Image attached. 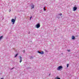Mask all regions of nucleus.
Wrapping results in <instances>:
<instances>
[{
	"instance_id": "nucleus-9",
	"label": "nucleus",
	"mask_w": 79,
	"mask_h": 79,
	"mask_svg": "<svg viewBox=\"0 0 79 79\" xmlns=\"http://www.w3.org/2000/svg\"><path fill=\"white\" fill-rule=\"evenodd\" d=\"M69 67V64H67V68H68V67Z\"/></svg>"
},
{
	"instance_id": "nucleus-6",
	"label": "nucleus",
	"mask_w": 79,
	"mask_h": 79,
	"mask_svg": "<svg viewBox=\"0 0 79 79\" xmlns=\"http://www.w3.org/2000/svg\"><path fill=\"white\" fill-rule=\"evenodd\" d=\"M72 39H73V40H74V39H75V37L74 36H72Z\"/></svg>"
},
{
	"instance_id": "nucleus-7",
	"label": "nucleus",
	"mask_w": 79,
	"mask_h": 79,
	"mask_svg": "<svg viewBox=\"0 0 79 79\" xmlns=\"http://www.w3.org/2000/svg\"><path fill=\"white\" fill-rule=\"evenodd\" d=\"M31 9H32V8H34V5H32L31 6Z\"/></svg>"
},
{
	"instance_id": "nucleus-19",
	"label": "nucleus",
	"mask_w": 79,
	"mask_h": 79,
	"mask_svg": "<svg viewBox=\"0 0 79 79\" xmlns=\"http://www.w3.org/2000/svg\"><path fill=\"white\" fill-rule=\"evenodd\" d=\"M13 68H12V69H13Z\"/></svg>"
},
{
	"instance_id": "nucleus-4",
	"label": "nucleus",
	"mask_w": 79,
	"mask_h": 79,
	"mask_svg": "<svg viewBox=\"0 0 79 79\" xmlns=\"http://www.w3.org/2000/svg\"><path fill=\"white\" fill-rule=\"evenodd\" d=\"M38 53H40V54H41V55H43L44 54L43 51H41V52H40L39 51H38Z\"/></svg>"
},
{
	"instance_id": "nucleus-15",
	"label": "nucleus",
	"mask_w": 79,
	"mask_h": 79,
	"mask_svg": "<svg viewBox=\"0 0 79 79\" xmlns=\"http://www.w3.org/2000/svg\"><path fill=\"white\" fill-rule=\"evenodd\" d=\"M21 61H22V60H20V63H21Z\"/></svg>"
},
{
	"instance_id": "nucleus-13",
	"label": "nucleus",
	"mask_w": 79,
	"mask_h": 79,
	"mask_svg": "<svg viewBox=\"0 0 79 79\" xmlns=\"http://www.w3.org/2000/svg\"><path fill=\"white\" fill-rule=\"evenodd\" d=\"M2 37H3V36H2L0 37V40L1 39H2Z\"/></svg>"
},
{
	"instance_id": "nucleus-8",
	"label": "nucleus",
	"mask_w": 79,
	"mask_h": 79,
	"mask_svg": "<svg viewBox=\"0 0 79 79\" xmlns=\"http://www.w3.org/2000/svg\"><path fill=\"white\" fill-rule=\"evenodd\" d=\"M56 79H60V78L58 77H57L56 78Z\"/></svg>"
},
{
	"instance_id": "nucleus-20",
	"label": "nucleus",
	"mask_w": 79,
	"mask_h": 79,
	"mask_svg": "<svg viewBox=\"0 0 79 79\" xmlns=\"http://www.w3.org/2000/svg\"><path fill=\"white\" fill-rule=\"evenodd\" d=\"M50 74H49V76H50Z\"/></svg>"
},
{
	"instance_id": "nucleus-16",
	"label": "nucleus",
	"mask_w": 79,
	"mask_h": 79,
	"mask_svg": "<svg viewBox=\"0 0 79 79\" xmlns=\"http://www.w3.org/2000/svg\"><path fill=\"white\" fill-rule=\"evenodd\" d=\"M68 52H70V50H68Z\"/></svg>"
},
{
	"instance_id": "nucleus-11",
	"label": "nucleus",
	"mask_w": 79,
	"mask_h": 79,
	"mask_svg": "<svg viewBox=\"0 0 79 79\" xmlns=\"http://www.w3.org/2000/svg\"><path fill=\"white\" fill-rule=\"evenodd\" d=\"M20 60H22V57H21L20 56Z\"/></svg>"
},
{
	"instance_id": "nucleus-14",
	"label": "nucleus",
	"mask_w": 79,
	"mask_h": 79,
	"mask_svg": "<svg viewBox=\"0 0 79 79\" xmlns=\"http://www.w3.org/2000/svg\"><path fill=\"white\" fill-rule=\"evenodd\" d=\"M62 14L60 13L59 14V15H60V16H62Z\"/></svg>"
},
{
	"instance_id": "nucleus-18",
	"label": "nucleus",
	"mask_w": 79,
	"mask_h": 79,
	"mask_svg": "<svg viewBox=\"0 0 79 79\" xmlns=\"http://www.w3.org/2000/svg\"><path fill=\"white\" fill-rule=\"evenodd\" d=\"M31 18H32V17H31L30 18V19H31Z\"/></svg>"
},
{
	"instance_id": "nucleus-5",
	"label": "nucleus",
	"mask_w": 79,
	"mask_h": 79,
	"mask_svg": "<svg viewBox=\"0 0 79 79\" xmlns=\"http://www.w3.org/2000/svg\"><path fill=\"white\" fill-rule=\"evenodd\" d=\"M77 7H73V11H76L77 10Z\"/></svg>"
},
{
	"instance_id": "nucleus-2",
	"label": "nucleus",
	"mask_w": 79,
	"mask_h": 79,
	"mask_svg": "<svg viewBox=\"0 0 79 79\" xmlns=\"http://www.w3.org/2000/svg\"><path fill=\"white\" fill-rule=\"evenodd\" d=\"M15 21H16V19H11V22L13 23V24H15Z\"/></svg>"
},
{
	"instance_id": "nucleus-10",
	"label": "nucleus",
	"mask_w": 79,
	"mask_h": 79,
	"mask_svg": "<svg viewBox=\"0 0 79 79\" xmlns=\"http://www.w3.org/2000/svg\"><path fill=\"white\" fill-rule=\"evenodd\" d=\"M44 11H46V10H45V7H44Z\"/></svg>"
},
{
	"instance_id": "nucleus-12",
	"label": "nucleus",
	"mask_w": 79,
	"mask_h": 79,
	"mask_svg": "<svg viewBox=\"0 0 79 79\" xmlns=\"http://www.w3.org/2000/svg\"><path fill=\"white\" fill-rule=\"evenodd\" d=\"M18 54H16V55H15V57H16V56H18Z\"/></svg>"
},
{
	"instance_id": "nucleus-1",
	"label": "nucleus",
	"mask_w": 79,
	"mask_h": 79,
	"mask_svg": "<svg viewBox=\"0 0 79 79\" xmlns=\"http://www.w3.org/2000/svg\"><path fill=\"white\" fill-rule=\"evenodd\" d=\"M61 69H63V66H60L57 68V70L60 71Z\"/></svg>"
},
{
	"instance_id": "nucleus-3",
	"label": "nucleus",
	"mask_w": 79,
	"mask_h": 79,
	"mask_svg": "<svg viewBox=\"0 0 79 79\" xmlns=\"http://www.w3.org/2000/svg\"><path fill=\"white\" fill-rule=\"evenodd\" d=\"M36 28H39L40 27V25L39 23H38L36 25Z\"/></svg>"
},
{
	"instance_id": "nucleus-17",
	"label": "nucleus",
	"mask_w": 79,
	"mask_h": 79,
	"mask_svg": "<svg viewBox=\"0 0 79 79\" xmlns=\"http://www.w3.org/2000/svg\"><path fill=\"white\" fill-rule=\"evenodd\" d=\"M11 11V10H9V12H10Z\"/></svg>"
}]
</instances>
